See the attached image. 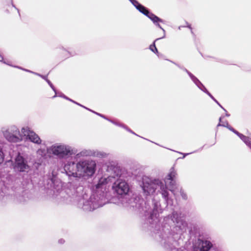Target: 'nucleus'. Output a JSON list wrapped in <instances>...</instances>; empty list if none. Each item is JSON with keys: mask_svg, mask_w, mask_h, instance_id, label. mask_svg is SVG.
<instances>
[{"mask_svg": "<svg viewBox=\"0 0 251 251\" xmlns=\"http://www.w3.org/2000/svg\"><path fill=\"white\" fill-rule=\"evenodd\" d=\"M121 171L116 166L108 165L106 173L99 179L97 184L93 187V193L89 196L83 192V187L79 186L76 189L75 201L78 206L86 211H91L107 203L109 201L107 184L117 178L112 186L114 191L118 195L126 194L129 190L127 183L122 179Z\"/></svg>", "mask_w": 251, "mask_h": 251, "instance_id": "nucleus-1", "label": "nucleus"}, {"mask_svg": "<svg viewBox=\"0 0 251 251\" xmlns=\"http://www.w3.org/2000/svg\"><path fill=\"white\" fill-rule=\"evenodd\" d=\"M165 224L170 225L175 223V226L171 233L168 227L163 228L159 235L161 244L167 251H185L184 250L176 247L178 244L176 240L179 235L186 231L187 223L180 216V214L174 211L170 215L164 219ZM212 247V244L208 240H197L193 245V251H209Z\"/></svg>", "mask_w": 251, "mask_h": 251, "instance_id": "nucleus-2", "label": "nucleus"}, {"mask_svg": "<svg viewBox=\"0 0 251 251\" xmlns=\"http://www.w3.org/2000/svg\"><path fill=\"white\" fill-rule=\"evenodd\" d=\"M176 175V173L174 168H172L164 182L159 179H152L147 176L143 177L142 187L144 194L146 196H150L159 193L161 194L167 205L172 204V200L168 197L169 192L166 184L169 183L168 184L169 190L175 195L173 187L175 183L174 178Z\"/></svg>", "mask_w": 251, "mask_h": 251, "instance_id": "nucleus-3", "label": "nucleus"}, {"mask_svg": "<svg viewBox=\"0 0 251 251\" xmlns=\"http://www.w3.org/2000/svg\"><path fill=\"white\" fill-rule=\"evenodd\" d=\"M125 206H130L138 209L140 212H144L145 216L149 215V222L152 225H156L159 221V214L161 209L159 201L154 198L151 202V205L144 202L139 198H132L129 200Z\"/></svg>", "mask_w": 251, "mask_h": 251, "instance_id": "nucleus-4", "label": "nucleus"}, {"mask_svg": "<svg viewBox=\"0 0 251 251\" xmlns=\"http://www.w3.org/2000/svg\"><path fill=\"white\" fill-rule=\"evenodd\" d=\"M48 153L52 156L62 160L75 154L76 151L71 146L60 143L53 144L47 149Z\"/></svg>", "mask_w": 251, "mask_h": 251, "instance_id": "nucleus-5", "label": "nucleus"}, {"mask_svg": "<svg viewBox=\"0 0 251 251\" xmlns=\"http://www.w3.org/2000/svg\"><path fill=\"white\" fill-rule=\"evenodd\" d=\"M76 166L78 176L91 177L96 172V162L91 159H82L76 163Z\"/></svg>", "mask_w": 251, "mask_h": 251, "instance_id": "nucleus-6", "label": "nucleus"}, {"mask_svg": "<svg viewBox=\"0 0 251 251\" xmlns=\"http://www.w3.org/2000/svg\"><path fill=\"white\" fill-rule=\"evenodd\" d=\"M1 132L6 140L12 143H18L24 139V134L19 128L15 125H11L2 128Z\"/></svg>", "mask_w": 251, "mask_h": 251, "instance_id": "nucleus-7", "label": "nucleus"}, {"mask_svg": "<svg viewBox=\"0 0 251 251\" xmlns=\"http://www.w3.org/2000/svg\"><path fill=\"white\" fill-rule=\"evenodd\" d=\"M13 168L15 171L19 172H28L30 169L27 160L20 154L15 159Z\"/></svg>", "mask_w": 251, "mask_h": 251, "instance_id": "nucleus-8", "label": "nucleus"}, {"mask_svg": "<svg viewBox=\"0 0 251 251\" xmlns=\"http://www.w3.org/2000/svg\"><path fill=\"white\" fill-rule=\"evenodd\" d=\"M22 131L24 134V138L26 137V138L29 139L31 142L40 145L42 143V140L39 136L33 131L30 130L29 128L27 126L23 127L22 128Z\"/></svg>", "mask_w": 251, "mask_h": 251, "instance_id": "nucleus-9", "label": "nucleus"}, {"mask_svg": "<svg viewBox=\"0 0 251 251\" xmlns=\"http://www.w3.org/2000/svg\"><path fill=\"white\" fill-rule=\"evenodd\" d=\"M220 126L226 127L229 130L234 132L246 144V145L247 146H248L251 149V138L244 135L243 134L239 133V132L235 130L233 128H232L231 126H230L228 125L227 122H226V124H221L220 123H219L218 125H217V126Z\"/></svg>", "mask_w": 251, "mask_h": 251, "instance_id": "nucleus-10", "label": "nucleus"}, {"mask_svg": "<svg viewBox=\"0 0 251 251\" xmlns=\"http://www.w3.org/2000/svg\"><path fill=\"white\" fill-rule=\"evenodd\" d=\"M64 170L69 176L75 177L78 176L77 171L76 164L74 161H68L64 165Z\"/></svg>", "mask_w": 251, "mask_h": 251, "instance_id": "nucleus-11", "label": "nucleus"}, {"mask_svg": "<svg viewBox=\"0 0 251 251\" xmlns=\"http://www.w3.org/2000/svg\"><path fill=\"white\" fill-rule=\"evenodd\" d=\"M150 16V18L149 19H150L152 21V22L153 23V24L156 26H157V27L160 28L163 31V36L162 37H160V38L156 39V40H158L159 39L164 38L165 37V36H166V35H165V30H164V28H163L161 27V26L159 24V23H163V20H162L161 19L159 18V17H158L156 15H155L154 14H151Z\"/></svg>", "mask_w": 251, "mask_h": 251, "instance_id": "nucleus-12", "label": "nucleus"}, {"mask_svg": "<svg viewBox=\"0 0 251 251\" xmlns=\"http://www.w3.org/2000/svg\"><path fill=\"white\" fill-rule=\"evenodd\" d=\"M93 150L84 149L76 154V157L92 156Z\"/></svg>", "mask_w": 251, "mask_h": 251, "instance_id": "nucleus-13", "label": "nucleus"}, {"mask_svg": "<svg viewBox=\"0 0 251 251\" xmlns=\"http://www.w3.org/2000/svg\"><path fill=\"white\" fill-rule=\"evenodd\" d=\"M190 77L194 82V83L198 86V87L201 91L204 92L203 89L206 88L203 86L201 82L193 74H190Z\"/></svg>", "mask_w": 251, "mask_h": 251, "instance_id": "nucleus-14", "label": "nucleus"}, {"mask_svg": "<svg viewBox=\"0 0 251 251\" xmlns=\"http://www.w3.org/2000/svg\"><path fill=\"white\" fill-rule=\"evenodd\" d=\"M136 9L141 13L147 16L149 18H150V15L151 14H153L152 13H150L148 9L142 4H140L139 6L137 7Z\"/></svg>", "mask_w": 251, "mask_h": 251, "instance_id": "nucleus-15", "label": "nucleus"}, {"mask_svg": "<svg viewBox=\"0 0 251 251\" xmlns=\"http://www.w3.org/2000/svg\"><path fill=\"white\" fill-rule=\"evenodd\" d=\"M136 9L141 13L147 16L149 18H150V15L151 14H153L152 13H150L148 9L142 4H140L139 6L137 7Z\"/></svg>", "mask_w": 251, "mask_h": 251, "instance_id": "nucleus-16", "label": "nucleus"}, {"mask_svg": "<svg viewBox=\"0 0 251 251\" xmlns=\"http://www.w3.org/2000/svg\"><path fill=\"white\" fill-rule=\"evenodd\" d=\"M107 156V154L104 152L99 151L97 150H93V155L92 156L100 157V158H104Z\"/></svg>", "mask_w": 251, "mask_h": 251, "instance_id": "nucleus-17", "label": "nucleus"}, {"mask_svg": "<svg viewBox=\"0 0 251 251\" xmlns=\"http://www.w3.org/2000/svg\"><path fill=\"white\" fill-rule=\"evenodd\" d=\"M108 121H109L110 122L112 123L113 124H114V125H117V126H121L125 129H126L127 131L132 133L133 134H135L133 132H132L130 129H129V128H128L126 126H125V125H122V124H119V123H118L116 122H114L113 121H112V120H109Z\"/></svg>", "mask_w": 251, "mask_h": 251, "instance_id": "nucleus-18", "label": "nucleus"}, {"mask_svg": "<svg viewBox=\"0 0 251 251\" xmlns=\"http://www.w3.org/2000/svg\"><path fill=\"white\" fill-rule=\"evenodd\" d=\"M157 40H155L153 43L150 45V49L154 53L157 54L158 53L157 48L155 47V42Z\"/></svg>", "mask_w": 251, "mask_h": 251, "instance_id": "nucleus-19", "label": "nucleus"}, {"mask_svg": "<svg viewBox=\"0 0 251 251\" xmlns=\"http://www.w3.org/2000/svg\"><path fill=\"white\" fill-rule=\"evenodd\" d=\"M37 154L41 156H44L46 154V151L44 149H39L37 151Z\"/></svg>", "mask_w": 251, "mask_h": 251, "instance_id": "nucleus-20", "label": "nucleus"}, {"mask_svg": "<svg viewBox=\"0 0 251 251\" xmlns=\"http://www.w3.org/2000/svg\"><path fill=\"white\" fill-rule=\"evenodd\" d=\"M58 96H59V97H62V98H63L64 99H66V100H69V101H72V102H74V103H75V104H77V105H79V106H81V107H84V106H83V105H81L80 104H79V103H77V102H75V101H74L73 100H72L70 99V98H68L67 97H66V96L65 95H64V94H60V95H58Z\"/></svg>", "mask_w": 251, "mask_h": 251, "instance_id": "nucleus-21", "label": "nucleus"}, {"mask_svg": "<svg viewBox=\"0 0 251 251\" xmlns=\"http://www.w3.org/2000/svg\"><path fill=\"white\" fill-rule=\"evenodd\" d=\"M46 81L47 82V83L49 84V85L50 86V87L52 88V89L55 93V95L53 97V98H55V97L57 96V93H56V90H55V88L53 86L51 82L48 79H47Z\"/></svg>", "mask_w": 251, "mask_h": 251, "instance_id": "nucleus-22", "label": "nucleus"}, {"mask_svg": "<svg viewBox=\"0 0 251 251\" xmlns=\"http://www.w3.org/2000/svg\"><path fill=\"white\" fill-rule=\"evenodd\" d=\"M180 193L183 199L185 200L187 199V195L183 189H181L180 190Z\"/></svg>", "mask_w": 251, "mask_h": 251, "instance_id": "nucleus-23", "label": "nucleus"}, {"mask_svg": "<svg viewBox=\"0 0 251 251\" xmlns=\"http://www.w3.org/2000/svg\"><path fill=\"white\" fill-rule=\"evenodd\" d=\"M131 3L136 7L139 6L141 4H140L136 0H129Z\"/></svg>", "mask_w": 251, "mask_h": 251, "instance_id": "nucleus-24", "label": "nucleus"}, {"mask_svg": "<svg viewBox=\"0 0 251 251\" xmlns=\"http://www.w3.org/2000/svg\"><path fill=\"white\" fill-rule=\"evenodd\" d=\"M3 159H4L3 153L2 151V150L0 148V164L3 162Z\"/></svg>", "mask_w": 251, "mask_h": 251, "instance_id": "nucleus-25", "label": "nucleus"}, {"mask_svg": "<svg viewBox=\"0 0 251 251\" xmlns=\"http://www.w3.org/2000/svg\"><path fill=\"white\" fill-rule=\"evenodd\" d=\"M84 108H86V109H87V110H90V111H92V112H93V113H94L96 114L97 115H99V116H100V117H101L103 118L104 119H106V120H108V119H107V118H106L104 115H101V114H100V113H97V112H95V111H92V110H90V109H88V108H86V107H85V106H84Z\"/></svg>", "mask_w": 251, "mask_h": 251, "instance_id": "nucleus-26", "label": "nucleus"}, {"mask_svg": "<svg viewBox=\"0 0 251 251\" xmlns=\"http://www.w3.org/2000/svg\"><path fill=\"white\" fill-rule=\"evenodd\" d=\"M203 90L204 92L206 93L212 100L214 99L212 95L207 91V90L206 88H204Z\"/></svg>", "mask_w": 251, "mask_h": 251, "instance_id": "nucleus-27", "label": "nucleus"}, {"mask_svg": "<svg viewBox=\"0 0 251 251\" xmlns=\"http://www.w3.org/2000/svg\"><path fill=\"white\" fill-rule=\"evenodd\" d=\"M13 67H15V68H19V69H20L23 70H24V71H25V72H29V73H32V72H32V71H30V70H27V69H25L22 68H21V67H20L15 66H13Z\"/></svg>", "mask_w": 251, "mask_h": 251, "instance_id": "nucleus-28", "label": "nucleus"}, {"mask_svg": "<svg viewBox=\"0 0 251 251\" xmlns=\"http://www.w3.org/2000/svg\"><path fill=\"white\" fill-rule=\"evenodd\" d=\"M0 58L1 59L0 60V61L2 62L4 64H7V65H8L9 66H11L10 64H8V63L6 62L5 61L3 60V56L1 54H0ZM11 66H12L11 65Z\"/></svg>", "mask_w": 251, "mask_h": 251, "instance_id": "nucleus-29", "label": "nucleus"}, {"mask_svg": "<svg viewBox=\"0 0 251 251\" xmlns=\"http://www.w3.org/2000/svg\"><path fill=\"white\" fill-rule=\"evenodd\" d=\"M213 100L215 101L225 111H226V110L218 102V101L215 98Z\"/></svg>", "mask_w": 251, "mask_h": 251, "instance_id": "nucleus-30", "label": "nucleus"}, {"mask_svg": "<svg viewBox=\"0 0 251 251\" xmlns=\"http://www.w3.org/2000/svg\"><path fill=\"white\" fill-rule=\"evenodd\" d=\"M181 69H182L184 71L186 72L188 75L190 76V74H192V73H191L190 72H189L185 68H181Z\"/></svg>", "mask_w": 251, "mask_h": 251, "instance_id": "nucleus-31", "label": "nucleus"}, {"mask_svg": "<svg viewBox=\"0 0 251 251\" xmlns=\"http://www.w3.org/2000/svg\"><path fill=\"white\" fill-rule=\"evenodd\" d=\"M181 69H182L184 71L186 72L188 75L190 76V74H192V73H191L190 72H189L185 68H181Z\"/></svg>", "mask_w": 251, "mask_h": 251, "instance_id": "nucleus-32", "label": "nucleus"}, {"mask_svg": "<svg viewBox=\"0 0 251 251\" xmlns=\"http://www.w3.org/2000/svg\"><path fill=\"white\" fill-rule=\"evenodd\" d=\"M39 76H40L41 77H42V78L45 79V80L48 79L46 75H39Z\"/></svg>", "mask_w": 251, "mask_h": 251, "instance_id": "nucleus-33", "label": "nucleus"}, {"mask_svg": "<svg viewBox=\"0 0 251 251\" xmlns=\"http://www.w3.org/2000/svg\"><path fill=\"white\" fill-rule=\"evenodd\" d=\"M224 118L223 116H222L220 118H219V123L220 124H222V119Z\"/></svg>", "mask_w": 251, "mask_h": 251, "instance_id": "nucleus-34", "label": "nucleus"}, {"mask_svg": "<svg viewBox=\"0 0 251 251\" xmlns=\"http://www.w3.org/2000/svg\"><path fill=\"white\" fill-rule=\"evenodd\" d=\"M32 74H34L35 75H37L38 76H39V75H41L40 74H38L37 73L34 72H32Z\"/></svg>", "mask_w": 251, "mask_h": 251, "instance_id": "nucleus-35", "label": "nucleus"}, {"mask_svg": "<svg viewBox=\"0 0 251 251\" xmlns=\"http://www.w3.org/2000/svg\"><path fill=\"white\" fill-rule=\"evenodd\" d=\"M187 27H189L190 29H192V28H191V25H189V24L187 23Z\"/></svg>", "mask_w": 251, "mask_h": 251, "instance_id": "nucleus-36", "label": "nucleus"}, {"mask_svg": "<svg viewBox=\"0 0 251 251\" xmlns=\"http://www.w3.org/2000/svg\"><path fill=\"white\" fill-rule=\"evenodd\" d=\"M59 242L61 244H62L64 242V241L63 239H60L59 240Z\"/></svg>", "mask_w": 251, "mask_h": 251, "instance_id": "nucleus-37", "label": "nucleus"}, {"mask_svg": "<svg viewBox=\"0 0 251 251\" xmlns=\"http://www.w3.org/2000/svg\"><path fill=\"white\" fill-rule=\"evenodd\" d=\"M226 116L229 117L230 116V115L227 113L226 111Z\"/></svg>", "mask_w": 251, "mask_h": 251, "instance_id": "nucleus-38", "label": "nucleus"}, {"mask_svg": "<svg viewBox=\"0 0 251 251\" xmlns=\"http://www.w3.org/2000/svg\"><path fill=\"white\" fill-rule=\"evenodd\" d=\"M189 154V153H185V154H184V156H183V158H184V157H185V156H186L187 155H188Z\"/></svg>", "mask_w": 251, "mask_h": 251, "instance_id": "nucleus-39", "label": "nucleus"}, {"mask_svg": "<svg viewBox=\"0 0 251 251\" xmlns=\"http://www.w3.org/2000/svg\"><path fill=\"white\" fill-rule=\"evenodd\" d=\"M226 121H225V122H222V123L221 124H226Z\"/></svg>", "mask_w": 251, "mask_h": 251, "instance_id": "nucleus-40", "label": "nucleus"}]
</instances>
